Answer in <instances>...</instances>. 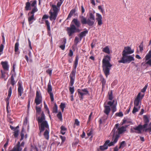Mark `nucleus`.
Returning a JSON list of instances; mask_svg holds the SVG:
<instances>
[{"label": "nucleus", "mask_w": 151, "mask_h": 151, "mask_svg": "<svg viewBox=\"0 0 151 151\" xmlns=\"http://www.w3.org/2000/svg\"><path fill=\"white\" fill-rule=\"evenodd\" d=\"M52 112L53 113H57L58 112V106L56 103H55L52 108Z\"/></svg>", "instance_id": "nucleus-32"}, {"label": "nucleus", "mask_w": 151, "mask_h": 151, "mask_svg": "<svg viewBox=\"0 0 151 151\" xmlns=\"http://www.w3.org/2000/svg\"><path fill=\"white\" fill-rule=\"evenodd\" d=\"M88 32V31L87 30L82 32L80 33L79 35V36L80 39V41L81 40L83 37L86 36V34H87Z\"/></svg>", "instance_id": "nucleus-26"}, {"label": "nucleus", "mask_w": 151, "mask_h": 151, "mask_svg": "<svg viewBox=\"0 0 151 151\" xmlns=\"http://www.w3.org/2000/svg\"><path fill=\"white\" fill-rule=\"evenodd\" d=\"M39 127L40 132H43L45 130V132H49V125L46 121H44L43 122L41 123Z\"/></svg>", "instance_id": "nucleus-10"}, {"label": "nucleus", "mask_w": 151, "mask_h": 151, "mask_svg": "<svg viewBox=\"0 0 151 151\" xmlns=\"http://www.w3.org/2000/svg\"><path fill=\"white\" fill-rule=\"evenodd\" d=\"M1 64L4 71L9 70V65L7 61H2Z\"/></svg>", "instance_id": "nucleus-19"}, {"label": "nucleus", "mask_w": 151, "mask_h": 151, "mask_svg": "<svg viewBox=\"0 0 151 151\" xmlns=\"http://www.w3.org/2000/svg\"><path fill=\"white\" fill-rule=\"evenodd\" d=\"M4 47V45L3 44H1L0 46V52H2Z\"/></svg>", "instance_id": "nucleus-60"}, {"label": "nucleus", "mask_w": 151, "mask_h": 151, "mask_svg": "<svg viewBox=\"0 0 151 151\" xmlns=\"http://www.w3.org/2000/svg\"><path fill=\"white\" fill-rule=\"evenodd\" d=\"M134 60V58L131 56L129 55H128L122 53V57L121 60L118 61L119 63H129L131 61Z\"/></svg>", "instance_id": "nucleus-8"}, {"label": "nucleus", "mask_w": 151, "mask_h": 151, "mask_svg": "<svg viewBox=\"0 0 151 151\" xmlns=\"http://www.w3.org/2000/svg\"><path fill=\"white\" fill-rule=\"evenodd\" d=\"M144 94L141 95L140 93H139L137 95V97L135 99L134 101V106L137 107H140V103H141V101L144 97Z\"/></svg>", "instance_id": "nucleus-11"}, {"label": "nucleus", "mask_w": 151, "mask_h": 151, "mask_svg": "<svg viewBox=\"0 0 151 151\" xmlns=\"http://www.w3.org/2000/svg\"><path fill=\"white\" fill-rule=\"evenodd\" d=\"M37 4V1L36 0L34 1L31 4V6L32 7H34L35 6H37L36 5Z\"/></svg>", "instance_id": "nucleus-57"}, {"label": "nucleus", "mask_w": 151, "mask_h": 151, "mask_svg": "<svg viewBox=\"0 0 151 151\" xmlns=\"http://www.w3.org/2000/svg\"><path fill=\"white\" fill-rule=\"evenodd\" d=\"M73 51L71 50H69V52L68 54V56L70 57H72L73 56Z\"/></svg>", "instance_id": "nucleus-59"}, {"label": "nucleus", "mask_w": 151, "mask_h": 151, "mask_svg": "<svg viewBox=\"0 0 151 151\" xmlns=\"http://www.w3.org/2000/svg\"><path fill=\"white\" fill-rule=\"evenodd\" d=\"M11 83L14 86L15 83V81L14 80V78L13 75H12L11 77Z\"/></svg>", "instance_id": "nucleus-37"}, {"label": "nucleus", "mask_w": 151, "mask_h": 151, "mask_svg": "<svg viewBox=\"0 0 151 151\" xmlns=\"http://www.w3.org/2000/svg\"><path fill=\"white\" fill-rule=\"evenodd\" d=\"M26 6L25 7V9L26 11L31 10V6L30 3L29 2H27L26 3Z\"/></svg>", "instance_id": "nucleus-29"}, {"label": "nucleus", "mask_w": 151, "mask_h": 151, "mask_svg": "<svg viewBox=\"0 0 151 151\" xmlns=\"http://www.w3.org/2000/svg\"><path fill=\"white\" fill-rule=\"evenodd\" d=\"M108 94H109V99L110 100H112V99L113 98V95H112V92L111 91L110 94H109V93H108Z\"/></svg>", "instance_id": "nucleus-51"}, {"label": "nucleus", "mask_w": 151, "mask_h": 151, "mask_svg": "<svg viewBox=\"0 0 151 151\" xmlns=\"http://www.w3.org/2000/svg\"><path fill=\"white\" fill-rule=\"evenodd\" d=\"M60 128H61V131H60V132H61L62 131H65L66 130V128L65 127H64L63 126H62Z\"/></svg>", "instance_id": "nucleus-61"}, {"label": "nucleus", "mask_w": 151, "mask_h": 151, "mask_svg": "<svg viewBox=\"0 0 151 151\" xmlns=\"http://www.w3.org/2000/svg\"><path fill=\"white\" fill-rule=\"evenodd\" d=\"M49 18V16L48 15L46 14L44 15L42 17V22H40V23L41 24L43 23V22H42L43 20L44 19H47Z\"/></svg>", "instance_id": "nucleus-44"}, {"label": "nucleus", "mask_w": 151, "mask_h": 151, "mask_svg": "<svg viewBox=\"0 0 151 151\" xmlns=\"http://www.w3.org/2000/svg\"><path fill=\"white\" fill-rule=\"evenodd\" d=\"M63 3H61L60 2H58L57 4V6H56V7H57V8L59 9H60V7L61 6V4Z\"/></svg>", "instance_id": "nucleus-58"}, {"label": "nucleus", "mask_w": 151, "mask_h": 151, "mask_svg": "<svg viewBox=\"0 0 151 151\" xmlns=\"http://www.w3.org/2000/svg\"><path fill=\"white\" fill-rule=\"evenodd\" d=\"M38 10L37 6H35L32 9V11L30 12H29L28 14V15H29L30 14H34V13L37 12Z\"/></svg>", "instance_id": "nucleus-30"}, {"label": "nucleus", "mask_w": 151, "mask_h": 151, "mask_svg": "<svg viewBox=\"0 0 151 151\" xmlns=\"http://www.w3.org/2000/svg\"><path fill=\"white\" fill-rule=\"evenodd\" d=\"M98 9L100 10V11L102 12L103 14L105 13L104 10L103 9L101 6H98Z\"/></svg>", "instance_id": "nucleus-52"}, {"label": "nucleus", "mask_w": 151, "mask_h": 151, "mask_svg": "<svg viewBox=\"0 0 151 151\" xmlns=\"http://www.w3.org/2000/svg\"><path fill=\"white\" fill-rule=\"evenodd\" d=\"M28 57H30V58H32V53H31L30 50H29V52L28 53Z\"/></svg>", "instance_id": "nucleus-64"}, {"label": "nucleus", "mask_w": 151, "mask_h": 151, "mask_svg": "<svg viewBox=\"0 0 151 151\" xmlns=\"http://www.w3.org/2000/svg\"><path fill=\"white\" fill-rule=\"evenodd\" d=\"M49 133H44L43 134L45 138L47 139L48 140L49 139Z\"/></svg>", "instance_id": "nucleus-48"}, {"label": "nucleus", "mask_w": 151, "mask_h": 151, "mask_svg": "<svg viewBox=\"0 0 151 151\" xmlns=\"http://www.w3.org/2000/svg\"><path fill=\"white\" fill-rule=\"evenodd\" d=\"M11 96L8 95V96L6 99V105H9V100Z\"/></svg>", "instance_id": "nucleus-45"}, {"label": "nucleus", "mask_w": 151, "mask_h": 151, "mask_svg": "<svg viewBox=\"0 0 151 151\" xmlns=\"http://www.w3.org/2000/svg\"><path fill=\"white\" fill-rule=\"evenodd\" d=\"M63 44L60 46V47L63 50H64L65 49V44L66 43V40L64 39L63 42Z\"/></svg>", "instance_id": "nucleus-33"}, {"label": "nucleus", "mask_w": 151, "mask_h": 151, "mask_svg": "<svg viewBox=\"0 0 151 151\" xmlns=\"http://www.w3.org/2000/svg\"><path fill=\"white\" fill-rule=\"evenodd\" d=\"M45 24L47 26V32L48 34H49V36H51V33H50V23H49V21L46 20L45 21Z\"/></svg>", "instance_id": "nucleus-24"}, {"label": "nucleus", "mask_w": 151, "mask_h": 151, "mask_svg": "<svg viewBox=\"0 0 151 151\" xmlns=\"http://www.w3.org/2000/svg\"><path fill=\"white\" fill-rule=\"evenodd\" d=\"M95 12H90L89 17L87 19L86 17L83 16H80V21L82 24H87L88 26H92L95 22V17L94 16Z\"/></svg>", "instance_id": "nucleus-6"}, {"label": "nucleus", "mask_w": 151, "mask_h": 151, "mask_svg": "<svg viewBox=\"0 0 151 151\" xmlns=\"http://www.w3.org/2000/svg\"><path fill=\"white\" fill-rule=\"evenodd\" d=\"M79 42V39L78 37H76L74 40V43L76 45H77L78 43Z\"/></svg>", "instance_id": "nucleus-47"}, {"label": "nucleus", "mask_w": 151, "mask_h": 151, "mask_svg": "<svg viewBox=\"0 0 151 151\" xmlns=\"http://www.w3.org/2000/svg\"><path fill=\"white\" fill-rule=\"evenodd\" d=\"M35 20V18L34 14H32L31 16H29L28 18V21L29 25L32 24L34 21Z\"/></svg>", "instance_id": "nucleus-25"}, {"label": "nucleus", "mask_w": 151, "mask_h": 151, "mask_svg": "<svg viewBox=\"0 0 151 151\" xmlns=\"http://www.w3.org/2000/svg\"><path fill=\"white\" fill-rule=\"evenodd\" d=\"M81 11L82 14H83L85 12V10L83 5L81 6Z\"/></svg>", "instance_id": "nucleus-63"}, {"label": "nucleus", "mask_w": 151, "mask_h": 151, "mask_svg": "<svg viewBox=\"0 0 151 151\" xmlns=\"http://www.w3.org/2000/svg\"><path fill=\"white\" fill-rule=\"evenodd\" d=\"M143 122L144 123L143 125L139 124L138 126L134 128V129L139 132H151V122L148 124L149 122V118L147 115H144L143 117Z\"/></svg>", "instance_id": "nucleus-2"}, {"label": "nucleus", "mask_w": 151, "mask_h": 151, "mask_svg": "<svg viewBox=\"0 0 151 151\" xmlns=\"http://www.w3.org/2000/svg\"><path fill=\"white\" fill-rule=\"evenodd\" d=\"M102 51L103 52L108 54H109L110 53L109 49L108 46H106L104 48Z\"/></svg>", "instance_id": "nucleus-31"}, {"label": "nucleus", "mask_w": 151, "mask_h": 151, "mask_svg": "<svg viewBox=\"0 0 151 151\" xmlns=\"http://www.w3.org/2000/svg\"><path fill=\"white\" fill-rule=\"evenodd\" d=\"M111 58L110 56L107 55L104 56L102 60L103 70L107 78L110 74V70L112 66L110 62Z\"/></svg>", "instance_id": "nucleus-4"}, {"label": "nucleus", "mask_w": 151, "mask_h": 151, "mask_svg": "<svg viewBox=\"0 0 151 151\" xmlns=\"http://www.w3.org/2000/svg\"><path fill=\"white\" fill-rule=\"evenodd\" d=\"M148 84H146L145 87L141 90V92H142L144 93L145 91L147 88Z\"/></svg>", "instance_id": "nucleus-50"}, {"label": "nucleus", "mask_w": 151, "mask_h": 151, "mask_svg": "<svg viewBox=\"0 0 151 151\" xmlns=\"http://www.w3.org/2000/svg\"><path fill=\"white\" fill-rule=\"evenodd\" d=\"M77 11V9L76 8L72 9L71 10L67 18V19H70L71 18L72 16H73L74 14L75 15H76V14L75 13Z\"/></svg>", "instance_id": "nucleus-21"}, {"label": "nucleus", "mask_w": 151, "mask_h": 151, "mask_svg": "<svg viewBox=\"0 0 151 151\" xmlns=\"http://www.w3.org/2000/svg\"><path fill=\"white\" fill-rule=\"evenodd\" d=\"M60 108H61L62 111H64V109L65 108V104L64 103H61L60 106Z\"/></svg>", "instance_id": "nucleus-39"}, {"label": "nucleus", "mask_w": 151, "mask_h": 151, "mask_svg": "<svg viewBox=\"0 0 151 151\" xmlns=\"http://www.w3.org/2000/svg\"><path fill=\"white\" fill-rule=\"evenodd\" d=\"M52 87L51 85L50 81L47 84V93L50 95V100L52 102L54 100L53 94L52 92Z\"/></svg>", "instance_id": "nucleus-14"}, {"label": "nucleus", "mask_w": 151, "mask_h": 151, "mask_svg": "<svg viewBox=\"0 0 151 151\" xmlns=\"http://www.w3.org/2000/svg\"><path fill=\"white\" fill-rule=\"evenodd\" d=\"M122 133H114L113 135L112 141H113L110 142L109 140L106 141L103 145L99 147L100 149L101 150H104L108 149V147L113 146L117 142L118 139L120 137V135Z\"/></svg>", "instance_id": "nucleus-5"}, {"label": "nucleus", "mask_w": 151, "mask_h": 151, "mask_svg": "<svg viewBox=\"0 0 151 151\" xmlns=\"http://www.w3.org/2000/svg\"><path fill=\"white\" fill-rule=\"evenodd\" d=\"M140 108V107H138L134 106L132 111V113L134 114L136 112L138 111Z\"/></svg>", "instance_id": "nucleus-36"}, {"label": "nucleus", "mask_w": 151, "mask_h": 151, "mask_svg": "<svg viewBox=\"0 0 151 151\" xmlns=\"http://www.w3.org/2000/svg\"><path fill=\"white\" fill-rule=\"evenodd\" d=\"M1 75L0 76V78H5V74L6 73L5 72V71L1 70Z\"/></svg>", "instance_id": "nucleus-41"}, {"label": "nucleus", "mask_w": 151, "mask_h": 151, "mask_svg": "<svg viewBox=\"0 0 151 151\" xmlns=\"http://www.w3.org/2000/svg\"><path fill=\"white\" fill-rule=\"evenodd\" d=\"M19 42H17L16 43L14 46V51L15 52H18L19 50Z\"/></svg>", "instance_id": "nucleus-34"}, {"label": "nucleus", "mask_w": 151, "mask_h": 151, "mask_svg": "<svg viewBox=\"0 0 151 151\" xmlns=\"http://www.w3.org/2000/svg\"><path fill=\"white\" fill-rule=\"evenodd\" d=\"M115 115L116 116L120 117H122L123 116V115L122 112H119V113H116L115 114Z\"/></svg>", "instance_id": "nucleus-53"}, {"label": "nucleus", "mask_w": 151, "mask_h": 151, "mask_svg": "<svg viewBox=\"0 0 151 151\" xmlns=\"http://www.w3.org/2000/svg\"><path fill=\"white\" fill-rule=\"evenodd\" d=\"M114 105L113 102L111 101H109L107 103L106 105V103H104V108L103 111L104 113L106 115V119H107L108 117V116L111 110L110 107H112Z\"/></svg>", "instance_id": "nucleus-9"}, {"label": "nucleus", "mask_w": 151, "mask_h": 151, "mask_svg": "<svg viewBox=\"0 0 151 151\" xmlns=\"http://www.w3.org/2000/svg\"><path fill=\"white\" fill-rule=\"evenodd\" d=\"M20 144V142H18L17 145L15 146L13 149L10 151H22V148H21Z\"/></svg>", "instance_id": "nucleus-22"}, {"label": "nucleus", "mask_w": 151, "mask_h": 151, "mask_svg": "<svg viewBox=\"0 0 151 151\" xmlns=\"http://www.w3.org/2000/svg\"><path fill=\"white\" fill-rule=\"evenodd\" d=\"M36 110L37 113H39L41 111V108L37 106L36 107Z\"/></svg>", "instance_id": "nucleus-49"}, {"label": "nucleus", "mask_w": 151, "mask_h": 151, "mask_svg": "<svg viewBox=\"0 0 151 151\" xmlns=\"http://www.w3.org/2000/svg\"><path fill=\"white\" fill-rule=\"evenodd\" d=\"M12 87H10L8 89V95L11 96L12 93Z\"/></svg>", "instance_id": "nucleus-54"}, {"label": "nucleus", "mask_w": 151, "mask_h": 151, "mask_svg": "<svg viewBox=\"0 0 151 151\" xmlns=\"http://www.w3.org/2000/svg\"><path fill=\"white\" fill-rule=\"evenodd\" d=\"M77 92L80 100H82L83 99V96L88 94L89 92L86 88L81 90L78 89L77 90Z\"/></svg>", "instance_id": "nucleus-12"}, {"label": "nucleus", "mask_w": 151, "mask_h": 151, "mask_svg": "<svg viewBox=\"0 0 151 151\" xmlns=\"http://www.w3.org/2000/svg\"><path fill=\"white\" fill-rule=\"evenodd\" d=\"M57 116L60 121H62V116L61 112L60 111L59 112L58 114H57Z\"/></svg>", "instance_id": "nucleus-38"}, {"label": "nucleus", "mask_w": 151, "mask_h": 151, "mask_svg": "<svg viewBox=\"0 0 151 151\" xmlns=\"http://www.w3.org/2000/svg\"><path fill=\"white\" fill-rule=\"evenodd\" d=\"M52 9H51L49 12L50 15L49 17L51 21L54 20V21L57 17L59 9H58L56 5H52Z\"/></svg>", "instance_id": "nucleus-7"}, {"label": "nucleus", "mask_w": 151, "mask_h": 151, "mask_svg": "<svg viewBox=\"0 0 151 151\" xmlns=\"http://www.w3.org/2000/svg\"><path fill=\"white\" fill-rule=\"evenodd\" d=\"M18 97L22 96V93H23V88L22 86L21 83L19 81L18 83Z\"/></svg>", "instance_id": "nucleus-15"}, {"label": "nucleus", "mask_w": 151, "mask_h": 151, "mask_svg": "<svg viewBox=\"0 0 151 151\" xmlns=\"http://www.w3.org/2000/svg\"><path fill=\"white\" fill-rule=\"evenodd\" d=\"M140 51L141 52H142L143 50V42H142L140 44V45L139 46Z\"/></svg>", "instance_id": "nucleus-43"}, {"label": "nucleus", "mask_w": 151, "mask_h": 151, "mask_svg": "<svg viewBox=\"0 0 151 151\" xmlns=\"http://www.w3.org/2000/svg\"><path fill=\"white\" fill-rule=\"evenodd\" d=\"M74 124L77 126L80 125V122L78 119H76L75 120Z\"/></svg>", "instance_id": "nucleus-56"}, {"label": "nucleus", "mask_w": 151, "mask_h": 151, "mask_svg": "<svg viewBox=\"0 0 151 151\" xmlns=\"http://www.w3.org/2000/svg\"><path fill=\"white\" fill-rule=\"evenodd\" d=\"M60 137L62 140V142L61 144V145H62L63 144L64 142L65 141L66 139L65 137L61 135H60Z\"/></svg>", "instance_id": "nucleus-42"}, {"label": "nucleus", "mask_w": 151, "mask_h": 151, "mask_svg": "<svg viewBox=\"0 0 151 151\" xmlns=\"http://www.w3.org/2000/svg\"><path fill=\"white\" fill-rule=\"evenodd\" d=\"M79 58L77 56L76 57V58L74 63L73 70L70 73L69 77L70 81L69 83V85L72 87H70L69 88V91L71 95L70 96V100L72 101L74 100L73 93L75 91L74 87H73L74 82L76 78V69L78 65V62Z\"/></svg>", "instance_id": "nucleus-1"}, {"label": "nucleus", "mask_w": 151, "mask_h": 151, "mask_svg": "<svg viewBox=\"0 0 151 151\" xmlns=\"http://www.w3.org/2000/svg\"><path fill=\"white\" fill-rule=\"evenodd\" d=\"M10 128L13 131H14V132H19V126H17L16 127H14L12 126L11 125H10Z\"/></svg>", "instance_id": "nucleus-28"}, {"label": "nucleus", "mask_w": 151, "mask_h": 151, "mask_svg": "<svg viewBox=\"0 0 151 151\" xmlns=\"http://www.w3.org/2000/svg\"><path fill=\"white\" fill-rule=\"evenodd\" d=\"M27 62L28 64L31 63L33 62V60L32 58L29 57L27 55H25L24 57Z\"/></svg>", "instance_id": "nucleus-27"}, {"label": "nucleus", "mask_w": 151, "mask_h": 151, "mask_svg": "<svg viewBox=\"0 0 151 151\" xmlns=\"http://www.w3.org/2000/svg\"><path fill=\"white\" fill-rule=\"evenodd\" d=\"M96 20L99 26H101L103 24L102 22V17L101 15L98 13H96Z\"/></svg>", "instance_id": "nucleus-18"}, {"label": "nucleus", "mask_w": 151, "mask_h": 151, "mask_svg": "<svg viewBox=\"0 0 151 151\" xmlns=\"http://www.w3.org/2000/svg\"><path fill=\"white\" fill-rule=\"evenodd\" d=\"M119 125L118 124H115L116 129H117L118 132H124L126 131V128L128 127V125H125V126H122L121 127H118Z\"/></svg>", "instance_id": "nucleus-17"}, {"label": "nucleus", "mask_w": 151, "mask_h": 151, "mask_svg": "<svg viewBox=\"0 0 151 151\" xmlns=\"http://www.w3.org/2000/svg\"><path fill=\"white\" fill-rule=\"evenodd\" d=\"M42 102V97L40 92L37 91L36 97L35 100V102L37 105H38Z\"/></svg>", "instance_id": "nucleus-13"}, {"label": "nucleus", "mask_w": 151, "mask_h": 151, "mask_svg": "<svg viewBox=\"0 0 151 151\" xmlns=\"http://www.w3.org/2000/svg\"><path fill=\"white\" fill-rule=\"evenodd\" d=\"M45 116L43 112H42L41 114V117H38L37 119L39 125H40V124L43 122L44 120H45Z\"/></svg>", "instance_id": "nucleus-23"}, {"label": "nucleus", "mask_w": 151, "mask_h": 151, "mask_svg": "<svg viewBox=\"0 0 151 151\" xmlns=\"http://www.w3.org/2000/svg\"><path fill=\"white\" fill-rule=\"evenodd\" d=\"M126 144L125 143V142L124 141H122L120 144L119 149L121 148H124L126 146Z\"/></svg>", "instance_id": "nucleus-35"}, {"label": "nucleus", "mask_w": 151, "mask_h": 151, "mask_svg": "<svg viewBox=\"0 0 151 151\" xmlns=\"http://www.w3.org/2000/svg\"><path fill=\"white\" fill-rule=\"evenodd\" d=\"M134 52V50H132L130 47L127 46L124 47V50L122 51V53L129 55L133 53Z\"/></svg>", "instance_id": "nucleus-16"}, {"label": "nucleus", "mask_w": 151, "mask_h": 151, "mask_svg": "<svg viewBox=\"0 0 151 151\" xmlns=\"http://www.w3.org/2000/svg\"><path fill=\"white\" fill-rule=\"evenodd\" d=\"M145 58L146 60H148L146 63V64L151 66V50H150L148 54L146 55Z\"/></svg>", "instance_id": "nucleus-20"}, {"label": "nucleus", "mask_w": 151, "mask_h": 151, "mask_svg": "<svg viewBox=\"0 0 151 151\" xmlns=\"http://www.w3.org/2000/svg\"><path fill=\"white\" fill-rule=\"evenodd\" d=\"M81 22L77 18H74L72 20L70 27L66 29L68 34L69 36L72 35L75 33L79 30L77 28H79L81 25Z\"/></svg>", "instance_id": "nucleus-3"}, {"label": "nucleus", "mask_w": 151, "mask_h": 151, "mask_svg": "<svg viewBox=\"0 0 151 151\" xmlns=\"http://www.w3.org/2000/svg\"><path fill=\"white\" fill-rule=\"evenodd\" d=\"M101 82L102 84V89L104 88L105 85L106 84V81L104 78H103L101 81Z\"/></svg>", "instance_id": "nucleus-46"}, {"label": "nucleus", "mask_w": 151, "mask_h": 151, "mask_svg": "<svg viewBox=\"0 0 151 151\" xmlns=\"http://www.w3.org/2000/svg\"><path fill=\"white\" fill-rule=\"evenodd\" d=\"M46 72L48 73L49 75L51 76L52 73V70L48 69L46 71Z\"/></svg>", "instance_id": "nucleus-55"}, {"label": "nucleus", "mask_w": 151, "mask_h": 151, "mask_svg": "<svg viewBox=\"0 0 151 151\" xmlns=\"http://www.w3.org/2000/svg\"><path fill=\"white\" fill-rule=\"evenodd\" d=\"M20 135L21 136V138L20 139V141H21L23 139L24 137V134L23 133H21Z\"/></svg>", "instance_id": "nucleus-62"}, {"label": "nucleus", "mask_w": 151, "mask_h": 151, "mask_svg": "<svg viewBox=\"0 0 151 151\" xmlns=\"http://www.w3.org/2000/svg\"><path fill=\"white\" fill-rule=\"evenodd\" d=\"M112 114L114 113L116 111V104H114L112 107Z\"/></svg>", "instance_id": "nucleus-40"}]
</instances>
